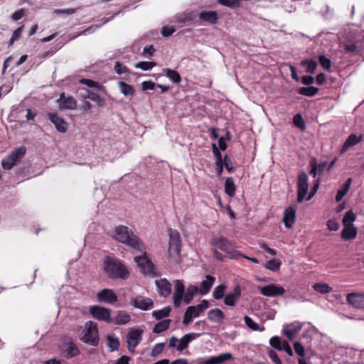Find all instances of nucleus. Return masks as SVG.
I'll return each instance as SVG.
<instances>
[{"label":"nucleus","mask_w":364,"mask_h":364,"mask_svg":"<svg viewBox=\"0 0 364 364\" xmlns=\"http://www.w3.org/2000/svg\"><path fill=\"white\" fill-rule=\"evenodd\" d=\"M142 331L134 329L129 332L127 336V343L129 351H134V348L139 345L141 341Z\"/></svg>","instance_id":"12"},{"label":"nucleus","mask_w":364,"mask_h":364,"mask_svg":"<svg viewBox=\"0 0 364 364\" xmlns=\"http://www.w3.org/2000/svg\"><path fill=\"white\" fill-rule=\"evenodd\" d=\"M176 21L183 25H190L193 22V17L190 13H183L178 14L176 16Z\"/></svg>","instance_id":"34"},{"label":"nucleus","mask_w":364,"mask_h":364,"mask_svg":"<svg viewBox=\"0 0 364 364\" xmlns=\"http://www.w3.org/2000/svg\"><path fill=\"white\" fill-rule=\"evenodd\" d=\"M169 243L168 253L171 259L176 261L181 252V237L180 234L177 230H169Z\"/></svg>","instance_id":"5"},{"label":"nucleus","mask_w":364,"mask_h":364,"mask_svg":"<svg viewBox=\"0 0 364 364\" xmlns=\"http://www.w3.org/2000/svg\"><path fill=\"white\" fill-rule=\"evenodd\" d=\"M156 63L154 62H148V61H141L136 63L134 65V67L136 68H139L142 70H149L154 66H156Z\"/></svg>","instance_id":"47"},{"label":"nucleus","mask_w":364,"mask_h":364,"mask_svg":"<svg viewBox=\"0 0 364 364\" xmlns=\"http://www.w3.org/2000/svg\"><path fill=\"white\" fill-rule=\"evenodd\" d=\"M48 119L55 124L56 129L62 133L67 131V123L55 113H48Z\"/></svg>","instance_id":"17"},{"label":"nucleus","mask_w":364,"mask_h":364,"mask_svg":"<svg viewBox=\"0 0 364 364\" xmlns=\"http://www.w3.org/2000/svg\"><path fill=\"white\" fill-rule=\"evenodd\" d=\"M297 202H303L309 190L308 176L304 171H301L297 181Z\"/></svg>","instance_id":"7"},{"label":"nucleus","mask_w":364,"mask_h":364,"mask_svg":"<svg viewBox=\"0 0 364 364\" xmlns=\"http://www.w3.org/2000/svg\"><path fill=\"white\" fill-rule=\"evenodd\" d=\"M299 328L296 327L294 324H289L283 329V332L289 340H293L295 333L299 331Z\"/></svg>","instance_id":"41"},{"label":"nucleus","mask_w":364,"mask_h":364,"mask_svg":"<svg viewBox=\"0 0 364 364\" xmlns=\"http://www.w3.org/2000/svg\"><path fill=\"white\" fill-rule=\"evenodd\" d=\"M134 261L137 263L140 269L144 267L148 262H150V260L146 256L135 257Z\"/></svg>","instance_id":"55"},{"label":"nucleus","mask_w":364,"mask_h":364,"mask_svg":"<svg viewBox=\"0 0 364 364\" xmlns=\"http://www.w3.org/2000/svg\"><path fill=\"white\" fill-rule=\"evenodd\" d=\"M232 358V355L229 353H221L216 356L210 357L206 359L203 364H220L225 361L229 360Z\"/></svg>","instance_id":"23"},{"label":"nucleus","mask_w":364,"mask_h":364,"mask_svg":"<svg viewBox=\"0 0 364 364\" xmlns=\"http://www.w3.org/2000/svg\"><path fill=\"white\" fill-rule=\"evenodd\" d=\"M198 291V287L194 285L188 286L186 294L183 296V301L186 304L191 302L194 295Z\"/></svg>","instance_id":"32"},{"label":"nucleus","mask_w":364,"mask_h":364,"mask_svg":"<svg viewBox=\"0 0 364 364\" xmlns=\"http://www.w3.org/2000/svg\"><path fill=\"white\" fill-rule=\"evenodd\" d=\"M318 88L309 86L307 87H300L299 90V93L304 96L313 97L318 92Z\"/></svg>","instance_id":"39"},{"label":"nucleus","mask_w":364,"mask_h":364,"mask_svg":"<svg viewBox=\"0 0 364 364\" xmlns=\"http://www.w3.org/2000/svg\"><path fill=\"white\" fill-rule=\"evenodd\" d=\"M154 264L150 261L141 270L144 274H151L154 272Z\"/></svg>","instance_id":"61"},{"label":"nucleus","mask_w":364,"mask_h":364,"mask_svg":"<svg viewBox=\"0 0 364 364\" xmlns=\"http://www.w3.org/2000/svg\"><path fill=\"white\" fill-rule=\"evenodd\" d=\"M58 104L60 109H75L77 107L76 100L71 96L62 93L58 100Z\"/></svg>","instance_id":"13"},{"label":"nucleus","mask_w":364,"mask_h":364,"mask_svg":"<svg viewBox=\"0 0 364 364\" xmlns=\"http://www.w3.org/2000/svg\"><path fill=\"white\" fill-rule=\"evenodd\" d=\"M114 70H115V72L117 73V74H123V73H127L129 72V70L128 68L124 65L122 63H120L119 62H117L115 65H114Z\"/></svg>","instance_id":"56"},{"label":"nucleus","mask_w":364,"mask_h":364,"mask_svg":"<svg viewBox=\"0 0 364 364\" xmlns=\"http://www.w3.org/2000/svg\"><path fill=\"white\" fill-rule=\"evenodd\" d=\"M171 310V308L170 306H166L162 309L154 311L152 312V316L156 320L162 319L163 318L167 317L169 315Z\"/></svg>","instance_id":"37"},{"label":"nucleus","mask_w":364,"mask_h":364,"mask_svg":"<svg viewBox=\"0 0 364 364\" xmlns=\"http://www.w3.org/2000/svg\"><path fill=\"white\" fill-rule=\"evenodd\" d=\"M90 314L95 318L112 323L109 310L99 306H92L90 308Z\"/></svg>","instance_id":"9"},{"label":"nucleus","mask_w":364,"mask_h":364,"mask_svg":"<svg viewBox=\"0 0 364 364\" xmlns=\"http://www.w3.org/2000/svg\"><path fill=\"white\" fill-rule=\"evenodd\" d=\"M346 300L353 307L364 309V294L350 293Z\"/></svg>","instance_id":"15"},{"label":"nucleus","mask_w":364,"mask_h":364,"mask_svg":"<svg viewBox=\"0 0 364 364\" xmlns=\"http://www.w3.org/2000/svg\"><path fill=\"white\" fill-rule=\"evenodd\" d=\"M209 306V303L207 300H202L200 303L196 306H190L186 309H193L191 310V313L196 318L198 317L201 313L206 310Z\"/></svg>","instance_id":"25"},{"label":"nucleus","mask_w":364,"mask_h":364,"mask_svg":"<svg viewBox=\"0 0 364 364\" xmlns=\"http://www.w3.org/2000/svg\"><path fill=\"white\" fill-rule=\"evenodd\" d=\"M130 304L142 311H148L154 307V301L151 299L141 295L132 297Z\"/></svg>","instance_id":"8"},{"label":"nucleus","mask_w":364,"mask_h":364,"mask_svg":"<svg viewBox=\"0 0 364 364\" xmlns=\"http://www.w3.org/2000/svg\"><path fill=\"white\" fill-rule=\"evenodd\" d=\"M97 299L100 302L114 304L117 301V297L112 290L105 289L97 294Z\"/></svg>","instance_id":"16"},{"label":"nucleus","mask_w":364,"mask_h":364,"mask_svg":"<svg viewBox=\"0 0 364 364\" xmlns=\"http://www.w3.org/2000/svg\"><path fill=\"white\" fill-rule=\"evenodd\" d=\"M171 319H165L155 324L153 333H160L169 328Z\"/></svg>","instance_id":"33"},{"label":"nucleus","mask_w":364,"mask_h":364,"mask_svg":"<svg viewBox=\"0 0 364 364\" xmlns=\"http://www.w3.org/2000/svg\"><path fill=\"white\" fill-rule=\"evenodd\" d=\"M68 358H73L79 354V350L73 343H70L65 349Z\"/></svg>","instance_id":"45"},{"label":"nucleus","mask_w":364,"mask_h":364,"mask_svg":"<svg viewBox=\"0 0 364 364\" xmlns=\"http://www.w3.org/2000/svg\"><path fill=\"white\" fill-rule=\"evenodd\" d=\"M283 341L278 336H273L269 340L271 346L278 350H282Z\"/></svg>","instance_id":"49"},{"label":"nucleus","mask_w":364,"mask_h":364,"mask_svg":"<svg viewBox=\"0 0 364 364\" xmlns=\"http://www.w3.org/2000/svg\"><path fill=\"white\" fill-rule=\"evenodd\" d=\"M296 210L293 207L287 208L284 211L283 222L284 225L290 228L295 223Z\"/></svg>","instance_id":"22"},{"label":"nucleus","mask_w":364,"mask_h":364,"mask_svg":"<svg viewBox=\"0 0 364 364\" xmlns=\"http://www.w3.org/2000/svg\"><path fill=\"white\" fill-rule=\"evenodd\" d=\"M155 284L161 296L167 297L171 294L172 285L166 279H156Z\"/></svg>","instance_id":"14"},{"label":"nucleus","mask_w":364,"mask_h":364,"mask_svg":"<svg viewBox=\"0 0 364 364\" xmlns=\"http://www.w3.org/2000/svg\"><path fill=\"white\" fill-rule=\"evenodd\" d=\"M318 61L321 65L326 70H330L331 68V61L329 58L325 55H320L318 57Z\"/></svg>","instance_id":"51"},{"label":"nucleus","mask_w":364,"mask_h":364,"mask_svg":"<svg viewBox=\"0 0 364 364\" xmlns=\"http://www.w3.org/2000/svg\"><path fill=\"white\" fill-rule=\"evenodd\" d=\"M294 124L301 129H305V123L300 114H297L294 117Z\"/></svg>","instance_id":"53"},{"label":"nucleus","mask_w":364,"mask_h":364,"mask_svg":"<svg viewBox=\"0 0 364 364\" xmlns=\"http://www.w3.org/2000/svg\"><path fill=\"white\" fill-rule=\"evenodd\" d=\"M224 318V313L218 308L211 309L208 313V319L213 323H221Z\"/></svg>","instance_id":"24"},{"label":"nucleus","mask_w":364,"mask_h":364,"mask_svg":"<svg viewBox=\"0 0 364 364\" xmlns=\"http://www.w3.org/2000/svg\"><path fill=\"white\" fill-rule=\"evenodd\" d=\"M244 321L245 324L248 328L252 329V331H263L264 330V327H260L259 325L255 323L250 317L248 316H245L244 317Z\"/></svg>","instance_id":"40"},{"label":"nucleus","mask_w":364,"mask_h":364,"mask_svg":"<svg viewBox=\"0 0 364 364\" xmlns=\"http://www.w3.org/2000/svg\"><path fill=\"white\" fill-rule=\"evenodd\" d=\"M215 281V278L213 276L207 275L205 279L201 282L200 288H198L200 294L201 295L207 294L211 289Z\"/></svg>","instance_id":"21"},{"label":"nucleus","mask_w":364,"mask_h":364,"mask_svg":"<svg viewBox=\"0 0 364 364\" xmlns=\"http://www.w3.org/2000/svg\"><path fill=\"white\" fill-rule=\"evenodd\" d=\"M314 289L316 291L321 294H326L331 291V287L326 284H315L314 285Z\"/></svg>","instance_id":"48"},{"label":"nucleus","mask_w":364,"mask_h":364,"mask_svg":"<svg viewBox=\"0 0 364 364\" xmlns=\"http://www.w3.org/2000/svg\"><path fill=\"white\" fill-rule=\"evenodd\" d=\"M211 245L215 249H219L226 252H230L234 248L233 242L223 236L213 238Z\"/></svg>","instance_id":"10"},{"label":"nucleus","mask_w":364,"mask_h":364,"mask_svg":"<svg viewBox=\"0 0 364 364\" xmlns=\"http://www.w3.org/2000/svg\"><path fill=\"white\" fill-rule=\"evenodd\" d=\"M355 215L350 210L346 213L343 218V225L344 227L352 226L353 222L355 220Z\"/></svg>","instance_id":"38"},{"label":"nucleus","mask_w":364,"mask_h":364,"mask_svg":"<svg viewBox=\"0 0 364 364\" xmlns=\"http://www.w3.org/2000/svg\"><path fill=\"white\" fill-rule=\"evenodd\" d=\"M130 321V316L128 314L119 312L116 316L112 318V323L116 325H124Z\"/></svg>","instance_id":"29"},{"label":"nucleus","mask_w":364,"mask_h":364,"mask_svg":"<svg viewBox=\"0 0 364 364\" xmlns=\"http://www.w3.org/2000/svg\"><path fill=\"white\" fill-rule=\"evenodd\" d=\"M26 152V148L23 146L11 151L9 155L2 159V168L6 171L11 170L17 165L18 162L24 156Z\"/></svg>","instance_id":"4"},{"label":"nucleus","mask_w":364,"mask_h":364,"mask_svg":"<svg viewBox=\"0 0 364 364\" xmlns=\"http://www.w3.org/2000/svg\"><path fill=\"white\" fill-rule=\"evenodd\" d=\"M165 343H159L156 344L151 350V355L152 357H156L159 355L162 352Z\"/></svg>","instance_id":"54"},{"label":"nucleus","mask_w":364,"mask_h":364,"mask_svg":"<svg viewBox=\"0 0 364 364\" xmlns=\"http://www.w3.org/2000/svg\"><path fill=\"white\" fill-rule=\"evenodd\" d=\"M76 9H55L53 13L56 15L66 16L72 15L76 12Z\"/></svg>","instance_id":"50"},{"label":"nucleus","mask_w":364,"mask_h":364,"mask_svg":"<svg viewBox=\"0 0 364 364\" xmlns=\"http://www.w3.org/2000/svg\"><path fill=\"white\" fill-rule=\"evenodd\" d=\"M118 85H119V90L121 91V92L124 95V96H132L134 94V87L123 82V81H120L118 82Z\"/></svg>","instance_id":"35"},{"label":"nucleus","mask_w":364,"mask_h":364,"mask_svg":"<svg viewBox=\"0 0 364 364\" xmlns=\"http://www.w3.org/2000/svg\"><path fill=\"white\" fill-rule=\"evenodd\" d=\"M114 232V238L117 241L128 245L139 252L144 250V246L140 240L127 227L124 225L116 227Z\"/></svg>","instance_id":"3"},{"label":"nucleus","mask_w":364,"mask_h":364,"mask_svg":"<svg viewBox=\"0 0 364 364\" xmlns=\"http://www.w3.org/2000/svg\"><path fill=\"white\" fill-rule=\"evenodd\" d=\"M199 18L203 21L214 23L218 20V14L215 11H202L199 14Z\"/></svg>","instance_id":"27"},{"label":"nucleus","mask_w":364,"mask_h":364,"mask_svg":"<svg viewBox=\"0 0 364 364\" xmlns=\"http://www.w3.org/2000/svg\"><path fill=\"white\" fill-rule=\"evenodd\" d=\"M155 84L152 81H145L141 84L143 90H152L154 89Z\"/></svg>","instance_id":"63"},{"label":"nucleus","mask_w":364,"mask_h":364,"mask_svg":"<svg viewBox=\"0 0 364 364\" xmlns=\"http://www.w3.org/2000/svg\"><path fill=\"white\" fill-rule=\"evenodd\" d=\"M201 334L196 333H190L183 336L179 341V344L177 346V350L179 351L183 350L186 348L192 341L198 338Z\"/></svg>","instance_id":"19"},{"label":"nucleus","mask_w":364,"mask_h":364,"mask_svg":"<svg viewBox=\"0 0 364 364\" xmlns=\"http://www.w3.org/2000/svg\"><path fill=\"white\" fill-rule=\"evenodd\" d=\"M301 65L306 68V72L310 74H314L316 68L317 62L314 59H306L301 62Z\"/></svg>","instance_id":"31"},{"label":"nucleus","mask_w":364,"mask_h":364,"mask_svg":"<svg viewBox=\"0 0 364 364\" xmlns=\"http://www.w3.org/2000/svg\"><path fill=\"white\" fill-rule=\"evenodd\" d=\"M185 294V287L181 281L177 280L175 285L173 296L183 297Z\"/></svg>","instance_id":"46"},{"label":"nucleus","mask_w":364,"mask_h":364,"mask_svg":"<svg viewBox=\"0 0 364 364\" xmlns=\"http://www.w3.org/2000/svg\"><path fill=\"white\" fill-rule=\"evenodd\" d=\"M265 267H266V268H267L273 272H277V270L279 269L280 262L277 261L274 259H270L267 262Z\"/></svg>","instance_id":"52"},{"label":"nucleus","mask_w":364,"mask_h":364,"mask_svg":"<svg viewBox=\"0 0 364 364\" xmlns=\"http://www.w3.org/2000/svg\"><path fill=\"white\" fill-rule=\"evenodd\" d=\"M310 174L313 178H315L318 173L317 171V161L315 159H312L310 161Z\"/></svg>","instance_id":"58"},{"label":"nucleus","mask_w":364,"mask_h":364,"mask_svg":"<svg viewBox=\"0 0 364 364\" xmlns=\"http://www.w3.org/2000/svg\"><path fill=\"white\" fill-rule=\"evenodd\" d=\"M225 191L227 195L230 197H232L235 194V186L234 184V181L232 177H228L226 178L225 182Z\"/></svg>","instance_id":"36"},{"label":"nucleus","mask_w":364,"mask_h":364,"mask_svg":"<svg viewBox=\"0 0 364 364\" xmlns=\"http://www.w3.org/2000/svg\"><path fill=\"white\" fill-rule=\"evenodd\" d=\"M357 235V228L353 226L344 227L341 237L346 240L354 239Z\"/></svg>","instance_id":"28"},{"label":"nucleus","mask_w":364,"mask_h":364,"mask_svg":"<svg viewBox=\"0 0 364 364\" xmlns=\"http://www.w3.org/2000/svg\"><path fill=\"white\" fill-rule=\"evenodd\" d=\"M80 95L83 98H85V99L88 98V99L91 100L92 101L97 102L100 107H104L105 105V102L104 99H102L100 96V95H98L97 93L91 92L90 90H89L87 89H83L82 90V92L80 93Z\"/></svg>","instance_id":"20"},{"label":"nucleus","mask_w":364,"mask_h":364,"mask_svg":"<svg viewBox=\"0 0 364 364\" xmlns=\"http://www.w3.org/2000/svg\"><path fill=\"white\" fill-rule=\"evenodd\" d=\"M166 75L172 80L174 83H178L181 82V78L179 73L169 68L165 70Z\"/></svg>","instance_id":"43"},{"label":"nucleus","mask_w":364,"mask_h":364,"mask_svg":"<svg viewBox=\"0 0 364 364\" xmlns=\"http://www.w3.org/2000/svg\"><path fill=\"white\" fill-rule=\"evenodd\" d=\"M241 295V289L240 286H236L232 292H229L225 297L224 303L229 306H234L237 300Z\"/></svg>","instance_id":"18"},{"label":"nucleus","mask_w":364,"mask_h":364,"mask_svg":"<svg viewBox=\"0 0 364 364\" xmlns=\"http://www.w3.org/2000/svg\"><path fill=\"white\" fill-rule=\"evenodd\" d=\"M269 357L271 358V360L276 364H282V362L280 360V359L279 358L278 355H277V353L272 350H270L269 351Z\"/></svg>","instance_id":"64"},{"label":"nucleus","mask_w":364,"mask_h":364,"mask_svg":"<svg viewBox=\"0 0 364 364\" xmlns=\"http://www.w3.org/2000/svg\"><path fill=\"white\" fill-rule=\"evenodd\" d=\"M107 346L109 348L110 352H113L114 350H118L119 347V341L117 338H114L111 336H108L107 338Z\"/></svg>","instance_id":"42"},{"label":"nucleus","mask_w":364,"mask_h":364,"mask_svg":"<svg viewBox=\"0 0 364 364\" xmlns=\"http://www.w3.org/2000/svg\"><path fill=\"white\" fill-rule=\"evenodd\" d=\"M362 140V136L358 137L356 134H351L348 136L341 149V153L346 151L350 147L358 144Z\"/></svg>","instance_id":"26"},{"label":"nucleus","mask_w":364,"mask_h":364,"mask_svg":"<svg viewBox=\"0 0 364 364\" xmlns=\"http://www.w3.org/2000/svg\"><path fill=\"white\" fill-rule=\"evenodd\" d=\"M82 341L85 343L97 346L99 342L97 325L93 321L85 323V331L82 337Z\"/></svg>","instance_id":"6"},{"label":"nucleus","mask_w":364,"mask_h":364,"mask_svg":"<svg viewBox=\"0 0 364 364\" xmlns=\"http://www.w3.org/2000/svg\"><path fill=\"white\" fill-rule=\"evenodd\" d=\"M258 289L263 296L269 297L282 296L285 293V289L282 287L276 284L259 287Z\"/></svg>","instance_id":"11"},{"label":"nucleus","mask_w":364,"mask_h":364,"mask_svg":"<svg viewBox=\"0 0 364 364\" xmlns=\"http://www.w3.org/2000/svg\"><path fill=\"white\" fill-rule=\"evenodd\" d=\"M294 348L295 350V352L299 355V356H304L305 354V350L303 347V346L299 342H296L294 345Z\"/></svg>","instance_id":"59"},{"label":"nucleus","mask_w":364,"mask_h":364,"mask_svg":"<svg viewBox=\"0 0 364 364\" xmlns=\"http://www.w3.org/2000/svg\"><path fill=\"white\" fill-rule=\"evenodd\" d=\"M227 286L225 284H221L216 287L213 291V296L215 299H220L224 296L225 291Z\"/></svg>","instance_id":"44"},{"label":"nucleus","mask_w":364,"mask_h":364,"mask_svg":"<svg viewBox=\"0 0 364 364\" xmlns=\"http://www.w3.org/2000/svg\"><path fill=\"white\" fill-rule=\"evenodd\" d=\"M328 228L330 230L336 231L339 228V224L334 220H329L327 222Z\"/></svg>","instance_id":"62"},{"label":"nucleus","mask_w":364,"mask_h":364,"mask_svg":"<svg viewBox=\"0 0 364 364\" xmlns=\"http://www.w3.org/2000/svg\"><path fill=\"white\" fill-rule=\"evenodd\" d=\"M104 270L110 279H126L129 274L127 268L121 261L110 257H107L104 260Z\"/></svg>","instance_id":"2"},{"label":"nucleus","mask_w":364,"mask_h":364,"mask_svg":"<svg viewBox=\"0 0 364 364\" xmlns=\"http://www.w3.org/2000/svg\"><path fill=\"white\" fill-rule=\"evenodd\" d=\"M191 310H193L192 309H186L184 316H183V323L185 325H188L193 320V318H196L194 316H193L191 313Z\"/></svg>","instance_id":"57"},{"label":"nucleus","mask_w":364,"mask_h":364,"mask_svg":"<svg viewBox=\"0 0 364 364\" xmlns=\"http://www.w3.org/2000/svg\"><path fill=\"white\" fill-rule=\"evenodd\" d=\"M352 183V178H349L346 180L342 188L339 189L336 196V201L340 202L349 191Z\"/></svg>","instance_id":"30"},{"label":"nucleus","mask_w":364,"mask_h":364,"mask_svg":"<svg viewBox=\"0 0 364 364\" xmlns=\"http://www.w3.org/2000/svg\"><path fill=\"white\" fill-rule=\"evenodd\" d=\"M363 38L364 34L359 30L346 31L340 47L343 48L346 53H358L363 48Z\"/></svg>","instance_id":"1"},{"label":"nucleus","mask_w":364,"mask_h":364,"mask_svg":"<svg viewBox=\"0 0 364 364\" xmlns=\"http://www.w3.org/2000/svg\"><path fill=\"white\" fill-rule=\"evenodd\" d=\"M175 32V29L173 27L164 26L162 28L161 34L164 37H168Z\"/></svg>","instance_id":"60"}]
</instances>
